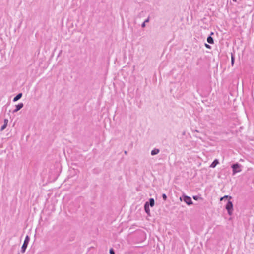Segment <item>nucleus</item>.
<instances>
[{
	"label": "nucleus",
	"mask_w": 254,
	"mask_h": 254,
	"mask_svg": "<svg viewBox=\"0 0 254 254\" xmlns=\"http://www.w3.org/2000/svg\"><path fill=\"white\" fill-rule=\"evenodd\" d=\"M8 123V120L7 119H5L4 120V124L7 125Z\"/></svg>",
	"instance_id": "15"
},
{
	"label": "nucleus",
	"mask_w": 254,
	"mask_h": 254,
	"mask_svg": "<svg viewBox=\"0 0 254 254\" xmlns=\"http://www.w3.org/2000/svg\"><path fill=\"white\" fill-rule=\"evenodd\" d=\"M193 198L194 200H197V199H198V196H193Z\"/></svg>",
	"instance_id": "20"
},
{
	"label": "nucleus",
	"mask_w": 254,
	"mask_h": 254,
	"mask_svg": "<svg viewBox=\"0 0 254 254\" xmlns=\"http://www.w3.org/2000/svg\"><path fill=\"white\" fill-rule=\"evenodd\" d=\"M213 32H211V35H213Z\"/></svg>",
	"instance_id": "24"
},
{
	"label": "nucleus",
	"mask_w": 254,
	"mask_h": 254,
	"mask_svg": "<svg viewBox=\"0 0 254 254\" xmlns=\"http://www.w3.org/2000/svg\"><path fill=\"white\" fill-rule=\"evenodd\" d=\"M233 1L236 2V0H233Z\"/></svg>",
	"instance_id": "25"
},
{
	"label": "nucleus",
	"mask_w": 254,
	"mask_h": 254,
	"mask_svg": "<svg viewBox=\"0 0 254 254\" xmlns=\"http://www.w3.org/2000/svg\"><path fill=\"white\" fill-rule=\"evenodd\" d=\"M231 64L233 65L234 64V57L232 53H231Z\"/></svg>",
	"instance_id": "12"
},
{
	"label": "nucleus",
	"mask_w": 254,
	"mask_h": 254,
	"mask_svg": "<svg viewBox=\"0 0 254 254\" xmlns=\"http://www.w3.org/2000/svg\"><path fill=\"white\" fill-rule=\"evenodd\" d=\"M24 105L22 103H20L15 106V109L13 111V113H16L19 110L23 108Z\"/></svg>",
	"instance_id": "5"
},
{
	"label": "nucleus",
	"mask_w": 254,
	"mask_h": 254,
	"mask_svg": "<svg viewBox=\"0 0 254 254\" xmlns=\"http://www.w3.org/2000/svg\"><path fill=\"white\" fill-rule=\"evenodd\" d=\"M22 96V93H20L18 94L14 98L13 100V102H16L19 100Z\"/></svg>",
	"instance_id": "7"
},
{
	"label": "nucleus",
	"mask_w": 254,
	"mask_h": 254,
	"mask_svg": "<svg viewBox=\"0 0 254 254\" xmlns=\"http://www.w3.org/2000/svg\"><path fill=\"white\" fill-rule=\"evenodd\" d=\"M183 200L188 205H190L192 204V201L191 197L190 196H188L185 195H183Z\"/></svg>",
	"instance_id": "3"
},
{
	"label": "nucleus",
	"mask_w": 254,
	"mask_h": 254,
	"mask_svg": "<svg viewBox=\"0 0 254 254\" xmlns=\"http://www.w3.org/2000/svg\"><path fill=\"white\" fill-rule=\"evenodd\" d=\"M124 153H125V154H127V151H124Z\"/></svg>",
	"instance_id": "22"
},
{
	"label": "nucleus",
	"mask_w": 254,
	"mask_h": 254,
	"mask_svg": "<svg viewBox=\"0 0 254 254\" xmlns=\"http://www.w3.org/2000/svg\"><path fill=\"white\" fill-rule=\"evenodd\" d=\"M144 210L146 213L147 214H149L150 213V209L149 206V203L148 202H146L144 204Z\"/></svg>",
	"instance_id": "6"
},
{
	"label": "nucleus",
	"mask_w": 254,
	"mask_h": 254,
	"mask_svg": "<svg viewBox=\"0 0 254 254\" xmlns=\"http://www.w3.org/2000/svg\"><path fill=\"white\" fill-rule=\"evenodd\" d=\"M222 200H223V198H222V197H221L220 198V200L221 201H222Z\"/></svg>",
	"instance_id": "21"
},
{
	"label": "nucleus",
	"mask_w": 254,
	"mask_h": 254,
	"mask_svg": "<svg viewBox=\"0 0 254 254\" xmlns=\"http://www.w3.org/2000/svg\"><path fill=\"white\" fill-rule=\"evenodd\" d=\"M180 200L181 201H182L183 199H182V197H180Z\"/></svg>",
	"instance_id": "23"
},
{
	"label": "nucleus",
	"mask_w": 254,
	"mask_h": 254,
	"mask_svg": "<svg viewBox=\"0 0 254 254\" xmlns=\"http://www.w3.org/2000/svg\"><path fill=\"white\" fill-rule=\"evenodd\" d=\"M205 46L208 49L211 48V46L206 43L205 44Z\"/></svg>",
	"instance_id": "17"
},
{
	"label": "nucleus",
	"mask_w": 254,
	"mask_h": 254,
	"mask_svg": "<svg viewBox=\"0 0 254 254\" xmlns=\"http://www.w3.org/2000/svg\"><path fill=\"white\" fill-rule=\"evenodd\" d=\"M109 252H110V254H115L114 251V250H113V249H111L110 250Z\"/></svg>",
	"instance_id": "16"
},
{
	"label": "nucleus",
	"mask_w": 254,
	"mask_h": 254,
	"mask_svg": "<svg viewBox=\"0 0 254 254\" xmlns=\"http://www.w3.org/2000/svg\"><path fill=\"white\" fill-rule=\"evenodd\" d=\"M149 206L150 205L151 207H153L154 206L155 201L154 199L152 198H151L149 200Z\"/></svg>",
	"instance_id": "8"
},
{
	"label": "nucleus",
	"mask_w": 254,
	"mask_h": 254,
	"mask_svg": "<svg viewBox=\"0 0 254 254\" xmlns=\"http://www.w3.org/2000/svg\"><path fill=\"white\" fill-rule=\"evenodd\" d=\"M219 163V161L217 159H215L214 160V161L212 163V164L210 165V167L214 168L215 166Z\"/></svg>",
	"instance_id": "10"
},
{
	"label": "nucleus",
	"mask_w": 254,
	"mask_h": 254,
	"mask_svg": "<svg viewBox=\"0 0 254 254\" xmlns=\"http://www.w3.org/2000/svg\"><path fill=\"white\" fill-rule=\"evenodd\" d=\"M7 125H5V124H3L2 126H1V129H0V130L1 131H2L4 129H5Z\"/></svg>",
	"instance_id": "13"
},
{
	"label": "nucleus",
	"mask_w": 254,
	"mask_h": 254,
	"mask_svg": "<svg viewBox=\"0 0 254 254\" xmlns=\"http://www.w3.org/2000/svg\"><path fill=\"white\" fill-rule=\"evenodd\" d=\"M232 197L229 195L223 196V201L226 202L225 209L228 212V214L229 215H232L233 212V204L231 201Z\"/></svg>",
	"instance_id": "1"
},
{
	"label": "nucleus",
	"mask_w": 254,
	"mask_h": 254,
	"mask_svg": "<svg viewBox=\"0 0 254 254\" xmlns=\"http://www.w3.org/2000/svg\"><path fill=\"white\" fill-rule=\"evenodd\" d=\"M162 198H163V200H164V201H166V199H167V195H166L165 194H164H164H162Z\"/></svg>",
	"instance_id": "14"
},
{
	"label": "nucleus",
	"mask_w": 254,
	"mask_h": 254,
	"mask_svg": "<svg viewBox=\"0 0 254 254\" xmlns=\"http://www.w3.org/2000/svg\"><path fill=\"white\" fill-rule=\"evenodd\" d=\"M207 41L209 44H213L214 42L213 38L210 36H208L207 38Z\"/></svg>",
	"instance_id": "11"
},
{
	"label": "nucleus",
	"mask_w": 254,
	"mask_h": 254,
	"mask_svg": "<svg viewBox=\"0 0 254 254\" xmlns=\"http://www.w3.org/2000/svg\"><path fill=\"white\" fill-rule=\"evenodd\" d=\"M145 23H145L144 22H143L142 23V24H141V27H142V28H144V27H145V26H146Z\"/></svg>",
	"instance_id": "19"
},
{
	"label": "nucleus",
	"mask_w": 254,
	"mask_h": 254,
	"mask_svg": "<svg viewBox=\"0 0 254 254\" xmlns=\"http://www.w3.org/2000/svg\"><path fill=\"white\" fill-rule=\"evenodd\" d=\"M30 238L28 235H27L24 240L23 245L21 247V252L24 253L25 252V250L27 247Z\"/></svg>",
	"instance_id": "2"
},
{
	"label": "nucleus",
	"mask_w": 254,
	"mask_h": 254,
	"mask_svg": "<svg viewBox=\"0 0 254 254\" xmlns=\"http://www.w3.org/2000/svg\"><path fill=\"white\" fill-rule=\"evenodd\" d=\"M240 165L238 163L234 164L232 165V167L233 168V174H235L236 173L240 172L241 170L239 169Z\"/></svg>",
	"instance_id": "4"
},
{
	"label": "nucleus",
	"mask_w": 254,
	"mask_h": 254,
	"mask_svg": "<svg viewBox=\"0 0 254 254\" xmlns=\"http://www.w3.org/2000/svg\"><path fill=\"white\" fill-rule=\"evenodd\" d=\"M160 150L159 149H154L153 150H152L151 152V155H156L158 153H159Z\"/></svg>",
	"instance_id": "9"
},
{
	"label": "nucleus",
	"mask_w": 254,
	"mask_h": 254,
	"mask_svg": "<svg viewBox=\"0 0 254 254\" xmlns=\"http://www.w3.org/2000/svg\"><path fill=\"white\" fill-rule=\"evenodd\" d=\"M149 20H150V17H148L144 22L145 23H148L149 22Z\"/></svg>",
	"instance_id": "18"
}]
</instances>
